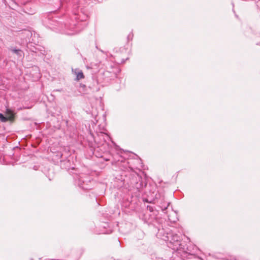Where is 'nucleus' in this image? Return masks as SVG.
Returning <instances> with one entry per match:
<instances>
[{
	"label": "nucleus",
	"mask_w": 260,
	"mask_h": 260,
	"mask_svg": "<svg viewBox=\"0 0 260 260\" xmlns=\"http://www.w3.org/2000/svg\"><path fill=\"white\" fill-rule=\"evenodd\" d=\"M72 72L76 76V80L79 81L80 79H83L84 76L82 71L78 69L75 70L72 69Z\"/></svg>",
	"instance_id": "obj_1"
},
{
	"label": "nucleus",
	"mask_w": 260,
	"mask_h": 260,
	"mask_svg": "<svg viewBox=\"0 0 260 260\" xmlns=\"http://www.w3.org/2000/svg\"><path fill=\"white\" fill-rule=\"evenodd\" d=\"M165 241H169L170 243H173L174 241H178L179 237L177 235L172 236L171 234H168V236L166 238L164 239Z\"/></svg>",
	"instance_id": "obj_2"
},
{
	"label": "nucleus",
	"mask_w": 260,
	"mask_h": 260,
	"mask_svg": "<svg viewBox=\"0 0 260 260\" xmlns=\"http://www.w3.org/2000/svg\"><path fill=\"white\" fill-rule=\"evenodd\" d=\"M8 120V118L5 117L2 114L0 113V121L5 122Z\"/></svg>",
	"instance_id": "obj_3"
},
{
	"label": "nucleus",
	"mask_w": 260,
	"mask_h": 260,
	"mask_svg": "<svg viewBox=\"0 0 260 260\" xmlns=\"http://www.w3.org/2000/svg\"><path fill=\"white\" fill-rule=\"evenodd\" d=\"M99 137L100 138H102V137L103 138V140H104V141H106L105 137H106L107 138H108V136H105L104 134H103V133H101L100 135H99Z\"/></svg>",
	"instance_id": "obj_4"
},
{
	"label": "nucleus",
	"mask_w": 260,
	"mask_h": 260,
	"mask_svg": "<svg viewBox=\"0 0 260 260\" xmlns=\"http://www.w3.org/2000/svg\"><path fill=\"white\" fill-rule=\"evenodd\" d=\"M7 113L10 115V118H11L13 116V114L10 110L7 109Z\"/></svg>",
	"instance_id": "obj_5"
},
{
	"label": "nucleus",
	"mask_w": 260,
	"mask_h": 260,
	"mask_svg": "<svg viewBox=\"0 0 260 260\" xmlns=\"http://www.w3.org/2000/svg\"><path fill=\"white\" fill-rule=\"evenodd\" d=\"M94 141L96 142V139L95 138L94 139Z\"/></svg>",
	"instance_id": "obj_6"
},
{
	"label": "nucleus",
	"mask_w": 260,
	"mask_h": 260,
	"mask_svg": "<svg viewBox=\"0 0 260 260\" xmlns=\"http://www.w3.org/2000/svg\"><path fill=\"white\" fill-rule=\"evenodd\" d=\"M15 51L17 52V51H18V50H15Z\"/></svg>",
	"instance_id": "obj_7"
}]
</instances>
